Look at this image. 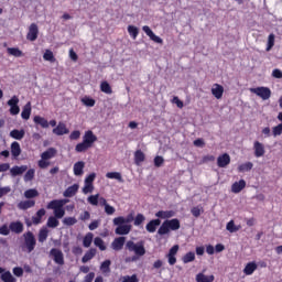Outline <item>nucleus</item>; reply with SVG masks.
Instances as JSON below:
<instances>
[{"mask_svg": "<svg viewBox=\"0 0 282 282\" xmlns=\"http://www.w3.org/2000/svg\"><path fill=\"white\" fill-rule=\"evenodd\" d=\"M82 102L85 107H94V105H96V100L87 96L82 98Z\"/></svg>", "mask_w": 282, "mask_h": 282, "instance_id": "obj_53", "label": "nucleus"}, {"mask_svg": "<svg viewBox=\"0 0 282 282\" xmlns=\"http://www.w3.org/2000/svg\"><path fill=\"white\" fill-rule=\"evenodd\" d=\"M10 138L13 140H23V138H25V130L14 129L10 132Z\"/></svg>", "mask_w": 282, "mask_h": 282, "instance_id": "obj_31", "label": "nucleus"}, {"mask_svg": "<svg viewBox=\"0 0 282 282\" xmlns=\"http://www.w3.org/2000/svg\"><path fill=\"white\" fill-rule=\"evenodd\" d=\"M180 219L165 220L158 230V235H169L171 230H180Z\"/></svg>", "mask_w": 282, "mask_h": 282, "instance_id": "obj_4", "label": "nucleus"}, {"mask_svg": "<svg viewBox=\"0 0 282 282\" xmlns=\"http://www.w3.org/2000/svg\"><path fill=\"white\" fill-rule=\"evenodd\" d=\"M246 188V181L245 180H240L239 182H235L231 185V192L232 193H241L243 189Z\"/></svg>", "mask_w": 282, "mask_h": 282, "instance_id": "obj_20", "label": "nucleus"}, {"mask_svg": "<svg viewBox=\"0 0 282 282\" xmlns=\"http://www.w3.org/2000/svg\"><path fill=\"white\" fill-rule=\"evenodd\" d=\"M131 221H133V215H129L127 218L122 216L113 218L115 226H120V224H131Z\"/></svg>", "mask_w": 282, "mask_h": 282, "instance_id": "obj_26", "label": "nucleus"}, {"mask_svg": "<svg viewBox=\"0 0 282 282\" xmlns=\"http://www.w3.org/2000/svg\"><path fill=\"white\" fill-rule=\"evenodd\" d=\"M34 204H36L34 200H22L18 204V208L20 210H28V208H33Z\"/></svg>", "mask_w": 282, "mask_h": 282, "instance_id": "obj_34", "label": "nucleus"}, {"mask_svg": "<svg viewBox=\"0 0 282 282\" xmlns=\"http://www.w3.org/2000/svg\"><path fill=\"white\" fill-rule=\"evenodd\" d=\"M30 116H32V104L29 101L22 109L21 118L23 120H30Z\"/></svg>", "mask_w": 282, "mask_h": 282, "instance_id": "obj_22", "label": "nucleus"}, {"mask_svg": "<svg viewBox=\"0 0 282 282\" xmlns=\"http://www.w3.org/2000/svg\"><path fill=\"white\" fill-rule=\"evenodd\" d=\"M37 164H39L40 169H47V166H50V162L43 158H41V160L39 161Z\"/></svg>", "mask_w": 282, "mask_h": 282, "instance_id": "obj_62", "label": "nucleus"}, {"mask_svg": "<svg viewBox=\"0 0 282 282\" xmlns=\"http://www.w3.org/2000/svg\"><path fill=\"white\" fill-rule=\"evenodd\" d=\"M73 173L76 177H83L85 174V162L78 161L73 165Z\"/></svg>", "mask_w": 282, "mask_h": 282, "instance_id": "obj_11", "label": "nucleus"}, {"mask_svg": "<svg viewBox=\"0 0 282 282\" xmlns=\"http://www.w3.org/2000/svg\"><path fill=\"white\" fill-rule=\"evenodd\" d=\"M100 90L104 93V94H112V90H111V86L109 85L108 82H102L100 84Z\"/></svg>", "mask_w": 282, "mask_h": 282, "instance_id": "obj_52", "label": "nucleus"}, {"mask_svg": "<svg viewBox=\"0 0 282 282\" xmlns=\"http://www.w3.org/2000/svg\"><path fill=\"white\" fill-rule=\"evenodd\" d=\"M78 188H80V185L78 184H74L72 186H69L68 188L65 189L64 192V197H74V195H76V193H78Z\"/></svg>", "mask_w": 282, "mask_h": 282, "instance_id": "obj_23", "label": "nucleus"}, {"mask_svg": "<svg viewBox=\"0 0 282 282\" xmlns=\"http://www.w3.org/2000/svg\"><path fill=\"white\" fill-rule=\"evenodd\" d=\"M58 224H59L58 218H56L55 216L48 217L46 223L48 228H58Z\"/></svg>", "mask_w": 282, "mask_h": 282, "instance_id": "obj_46", "label": "nucleus"}, {"mask_svg": "<svg viewBox=\"0 0 282 282\" xmlns=\"http://www.w3.org/2000/svg\"><path fill=\"white\" fill-rule=\"evenodd\" d=\"M26 39L28 41H36L39 39V26L35 23L30 25Z\"/></svg>", "mask_w": 282, "mask_h": 282, "instance_id": "obj_14", "label": "nucleus"}, {"mask_svg": "<svg viewBox=\"0 0 282 282\" xmlns=\"http://www.w3.org/2000/svg\"><path fill=\"white\" fill-rule=\"evenodd\" d=\"M7 105L10 107V113L11 116H19L21 108H19V97L13 96Z\"/></svg>", "mask_w": 282, "mask_h": 282, "instance_id": "obj_7", "label": "nucleus"}, {"mask_svg": "<svg viewBox=\"0 0 282 282\" xmlns=\"http://www.w3.org/2000/svg\"><path fill=\"white\" fill-rule=\"evenodd\" d=\"M11 155L14 158H19V155H21V144L17 141L11 143Z\"/></svg>", "mask_w": 282, "mask_h": 282, "instance_id": "obj_33", "label": "nucleus"}, {"mask_svg": "<svg viewBox=\"0 0 282 282\" xmlns=\"http://www.w3.org/2000/svg\"><path fill=\"white\" fill-rule=\"evenodd\" d=\"M93 241H94V234H91V232L86 234V236L84 237V240H83L84 248H89V246H91Z\"/></svg>", "mask_w": 282, "mask_h": 282, "instance_id": "obj_43", "label": "nucleus"}, {"mask_svg": "<svg viewBox=\"0 0 282 282\" xmlns=\"http://www.w3.org/2000/svg\"><path fill=\"white\" fill-rule=\"evenodd\" d=\"M24 237V250L26 252H32L34 248H36V238H34V234L29 231L23 235Z\"/></svg>", "mask_w": 282, "mask_h": 282, "instance_id": "obj_5", "label": "nucleus"}, {"mask_svg": "<svg viewBox=\"0 0 282 282\" xmlns=\"http://www.w3.org/2000/svg\"><path fill=\"white\" fill-rule=\"evenodd\" d=\"M34 169L29 170L24 175V182H32L34 180Z\"/></svg>", "mask_w": 282, "mask_h": 282, "instance_id": "obj_57", "label": "nucleus"}, {"mask_svg": "<svg viewBox=\"0 0 282 282\" xmlns=\"http://www.w3.org/2000/svg\"><path fill=\"white\" fill-rule=\"evenodd\" d=\"M33 121L35 124H40V127H42V129H47L50 127V121H47V119H45L41 116H35L33 118Z\"/></svg>", "mask_w": 282, "mask_h": 282, "instance_id": "obj_30", "label": "nucleus"}, {"mask_svg": "<svg viewBox=\"0 0 282 282\" xmlns=\"http://www.w3.org/2000/svg\"><path fill=\"white\" fill-rule=\"evenodd\" d=\"M145 217L142 214H138L134 218V226H140L144 221Z\"/></svg>", "mask_w": 282, "mask_h": 282, "instance_id": "obj_59", "label": "nucleus"}, {"mask_svg": "<svg viewBox=\"0 0 282 282\" xmlns=\"http://www.w3.org/2000/svg\"><path fill=\"white\" fill-rule=\"evenodd\" d=\"M1 280L3 282H17V278L12 275L10 271H6L1 274Z\"/></svg>", "mask_w": 282, "mask_h": 282, "instance_id": "obj_42", "label": "nucleus"}, {"mask_svg": "<svg viewBox=\"0 0 282 282\" xmlns=\"http://www.w3.org/2000/svg\"><path fill=\"white\" fill-rule=\"evenodd\" d=\"M226 230H228V232H239V230H241V225H236L235 220H230L226 225Z\"/></svg>", "mask_w": 282, "mask_h": 282, "instance_id": "obj_32", "label": "nucleus"}, {"mask_svg": "<svg viewBox=\"0 0 282 282\" xmlns=\"http://www.w3.org/2000/svg\"><path fill=\"white\" fill-rule=\"evenodd\" d=\"M11 232H15V235H21L23 232V224L21 221H13L9 225Z\"/></svg>", "mask_w": 282, "mask_h": 282, "instance_id": "obj_21", "label": "nucleus"}, {"mask_svg": "<svg viewBox=\"0 0 282 282\" xmlns=\"http://www.w3.org/2000/svg\"><path fill=\"white\" fill-rule=\"evenodd\" d=\"M212 96H214L216 100H221V98H224V86L214 84L212 86Z\"/></svg>", "mask_w": 282, "mask_h": 282, "instance_id": "obj_13", "label": "nucleus"}, {"mask_svg": "<svg viewBox=\"0 0 282 282\" xmlns=\"http://www.w3.org/2000/svg\"><path fill=\"white\" fill-rule=\"evenodd\" d=\"M275 35L274 33H271L268 36V42H267V52H270V50H272L274 47V41H275Z\"/></svg>", "mask_w": 282, "mask_h": 282, "instance_id": "obj_50", "label": "nucleus"}, {"mask_svg": "<svg viewBox=\"0 0 282 282\" xmlns=\"http://www.w3.org/2000/svg\"><path fill=\"white\" fill-rule=\"evenodd\" d=\"M124 241H127V238L124 237L116 238L111 243L112 250H116L117 252L122 250V248H124Z\"/></svg>", "mask_w": 282, "mask_h": 282, "instance_id": "obj_17", "label": "nucleus"}, {"mask_svg": "<svg viewBox=\"0 0 282 282\" xmlns=\"http://www.w3.org/2000/svg\"><path fill=\"white\" fill-rule=\"evenodd\" d=\"M102 274H109L111 272V260H105L100 265Z\"/></svg>", "mask_w": 282, "mask_h": 282, "instance_id": "obj_40", "label": "nucleus"}, {"mask_svg": "<svg viewBox=\"0 0 282 282\" xmlns=\"http://www.w3.org/2000/svg\"><path fill=\"white\" fill-rule=\"evenodd\" d=\"M65 204H67L66 199H55L50 202L46 208L48 210H53L54 217H56V219H63L65 217Z\"/></svg>", "mask_w": 282, "mask_h": 282, "instance_id": "obj_3", "label": "nucleus"}, {"mask_svg": "<svg viewBox=\"0 0 282 282\" xmlns=\"http://www.w3.org/2000/svg\"><path fill=\"white\" fill-rule=\"evenodd\" d=\"M51 257L57 265H64L65 264V257L63 256V251L61 249H52L51 250Z\"/></svg>", "mask_w": 282, "mask_h": 282, "instance_id": "obj_8", "label": "nucleus"}, {"mask_svg": "<svg viewBox=\"0 0 282 282\" xmlns=\"http://www.w3.org/2000/svg\"><path fill=\"white\" fill-rule=\"evenodd\" d=\"M249 91L251 94H256V96H259L262 100H270V96H272V90L268 87H257V88H250Z\"/></svg>", "mask_w": 282, "mask_h": 282, "instance_id": "obj_6", "label": "nucleus"}, {"mask_svg": "<svg viewBox=\"0 0 282 282\" xmlns=\"http://www.w3.org/2000/svg\"><path fill=\"white\" fill-rule=\"evenodd\" d=\"M180 251V246L178 245H174L169 253H167V260L170 265H175V263H177V258H175V256L177 254V252Z\"/></svg>", "mask_w": 282, "mask_h": 282, "instance_id": "obj_10", "label": "nucleus"}, {"mask_svg": "<svg viewBox=\"0 0 282 282\" xmlns=\"http://www.w3.org/2000/svg\"><path fill=\"white\" fill-rule=\"evenodd\" d=\"M230 164V154L224 153L217 158V166L219 169H226Z\"/></svg>", "mask_w": 282, "mask_h": 282, "instance_id": "obj_12", "label": "nucleus"}, {"mask_svg": "<svg viewBox=\"0 0 282 282\" xmlns=\"http://www.w3.org/2000/svg\"><path fill=\"white\" fill-rule=\"evenodd\" d=\"M161 224L162 221L160 219H153L145 226V230H148V232H155V230H158V226Z\"/></svg>", "mask_w": 282, "mask_h": 282, "instance_id": "obj_28", "label": "nucleus"}, {"mask_svg": "<svg viewBox=\"0 0 282 282\" xmlns=\"http://www.w3.org/2000/svg\"><path fill=\"white\" fill-rule=\"evenodd\" d=\"M77 219L75 217H66L63 219L64 226H74L77 224Z\"/></svg>", "mask_w": 282, "mask_h": 282, "instance_id": "obj_56", "label": "nucleus"}, {"mask_svg": "<svg viewBox=\"0 0 282 282\" xmlns=\"http://www.w3.org/2000/svg\"><path fill=\"white\" fill-rule=\"evenodd\" d=\"M282 134V123H279L278 126L272 128V135L273 138H279V135Z\"/></svg>", "mask_w": 282, "mask_h": 282, "instance_id": "obj_55", "label": "nucleus"}, {"mask_svg": "<svg viewBox=\"0 0 282 282\" xmlns=\"http://www.w3.org/2000/svg\"><path fill=\"white\" fill-rule=\"evenodd\" d=\"M256 270H257V262H249L246 264L243 269V273L247 276H251V274H254Z\"/></svg>", "mask_w": 282, "mask_h": 282, "instance_id": "obj_29", "label": "nucleus"}, {"mask_svg": "<svg viewBox=\"0 0 282 282\" xmlns=\"http://www.w3.org/2000/svg\"><path fill=\"white\" fill-rule=\"evenodd\" d=\"M183 263H193L195 261V252L189 251L182 258Z\"/></svg>", "mask_w": 282, "mask_h": 282, "instance_id": "obj_45", "label": "nucleus"}, {"mask_svg": "<svg viewBox=\"0 0 282 282\" xmlns=\"http://www.w3.org/2000/svg\"><path fill=\"white\" fill-rule=\"evenodd\" d=\"M105 213L106 215H113L116 213V207L108 204L105 206Z\"/></svg>", "mask_w": 282, "mask_h": 282, "instance_id": "obj_61", "label": "nucleus"}, {"mask_svg": "<svg viewBox=\"0 0 282 282\" xmlns=\"http://www.w3.org/2000/svg\"><path fill=\"white\" fill-rule=\"evenodd\" d=\"M84 195H88V193H94V183H85L82 189Z\"/></svg>", "mask_w": 282, "mask_h": 282, "instance_id": "obj_54", "label": "nucleus"}, {"mask_svg": "<svg viewBox=\"0 0 282 282\" xmlns=\"http://www.w3.org/2000/svg\"><path fill=\"white\" fill-rule=\"evenodd\" d=\"M144 160H145L144 152H142L141 150L135 151L134 163L137 164V166H140V164H142V162H144Z\"/></svg>", "mask_w": 282, "mask_h": 282, "instance_id": "obj_36", "label": "nucleus"}, {"mask_svg": "<svg viewBox=\"0 0 282 282\" xmlns=\"http://www.w3.org/2000/svg\"><path fill=\"white\" fill-rule=\"evenodd\" d=\"M143 32L147 34V36H149V39L151 41H153L154 43H159L160 45H162V43H164V41L162 40V37L155 35V33L153 32V30H151V28L149 25H144L142 28Z\"/></svg>", "mask_w": 282, "mask_h": 282, "instance_id": "obj_9", "label": "nucleus"}, {"mask_svg": "<svg viewBox=\"0 0 282 282\" xmlns=\"http://www.w3.org/2000/svg\"><path fill=\"white\" fill-rule=\"evenodd\" d=\"M56 153L57 151L55 148H48L41 154V158L42 160H52V158H56Z\"/></svg>", "mask_w": 282, "mask_h": 282, "instance_id": "obj_24", "label": "nucleus"}, {"mask_svg": "<svg viewBox=\"0 0 282 282\" xmlns=\"http://www.w3.org/2000/svg\"><path fill=\"white\" fill-rule=\"evenodd\" d=\"M53 133L55 135H67V133H69V129H67V124L64 122H58V124L53 129Z\"/></svg>", "mask_w": 282, "mask_h": 282, "instance_id": "obj_16", "label": "nucleus"}, {"mask_svg": "<svg viewBox=\"0 0 282 282\" xmlns=\"http://www.w3.org/2000/svg\"><path fill=\"white\" fill-rule=\"evenodd\" d=\"M7 52L10 54V56H15V58H21V56H23V51L17 47H9L7 48Z\"/></svg>", "mask_w": 282, "mask_h": 282, "instance_id": "obj_41", "label": "nucleus"}, {"mask_svg": "<svg viewBox=\"0 0 282 282\" xmlns=\"http://www.w3.org/2000/svg\"><path fill=\"white\" fill-rule=\"evenodd\" d=\"M128 34L131 36V39H133V41H135V39H138V34H140V29H138L135 25H129Z\"/></svg>", "mask_w": 282, "mask_h": 282, "instance_id": "obj_39", "label": "nucleus"}, {"mask_svg": "<svg viewBox=\"0 0 282 282\" xmlns=\"http://www.w3.org/2000/svg\"><path fill=\"white\" fill-rule=\"evenodd\" d=\"M97 141H98V137H96V134H94V131L87 130L84 133L83 142L78 143L75 147V151L77 153H85V151H87L88 149H91V147H94V143Z\"/></svg>", "mask_w": 282, "mask_h": 282, "instance_id": "obj_1", "label": "nucleus"}, {"mask_svg": "<svg viewBox=\"0 0 282 282\" xmlns=\"http://www.w3.org/2000/svg\"><path fill=\"white\" fill-rule=\"evenodd\" d=\"M155 217L159 219H171V217H175V212L173 210H160L155 214Z\"/></svg>", "mask_w": 282, "mask_h": 282, "instance_id": "obj_25", "label": "nucleus"}, {"mask_svg": "<svg viewBox=\"0 0 282 282\" xmlns=\"http://www.w3.org/2000/svg\"><path fill=\"white\" fill-rule=\"evenodd\" d=\"M162 164H164V158H162V156L154 158V166L160 169V166H162Z\"/></svg>", "mask_w": 282, "mask_h": 282, "instance_id": "obj_63", "label": "nucleus"}, {"mask_svg": "<svg viewBox=\"0 0 282 282\" xmlns=\"http://www.w3.org/2000/svg\"><path fill=\"white\" fill-rule=\"evenodd\" d=\"M47 235H50V230L47 227H43L39 232V241L43 243L47 239Z\"/></svg>", "mask_w": 282, "mask_h": 282, "instance_id": "obj_44", "label": "nucleus"}, {"mask_svg": "<svg viewBox=\"0 0 282 282\" xmlns=\"http://www.w3.org/2000/svg\"><path fill=\"white\" fill-rule=\"evenodd\" d=\"M252 166H254L252 164V162H246V163H242L238 166V172L239 173H248L249 171H252Z\"/></svg>", "mask_w": 282, "mask_h": 282, "instance_id": "obj_37", "label": "nucleus"}, {"mask_svg": "<svg viewBox=\"0 0 282 282\" xmlns=\"http://www.w3.org/2000/svg\"><path fill=\"white\" fill-rule=\"evenodd\" d=\"M24 197L26 199H32L34 197H39V191L32 188L24 192Z\"/></svg>", "mask_w": 282, "mask_h": 282, "instance_id": "obj_49", "label": "nucleus"}, {"mask_svg": "<svg viewBox=\"0 0 282 282\" xmlns=\"http://www.w3.org/2000/svg\"><path fill=\"white\" fill-rule=\"evenodd\" d=\"M138 275H126L121 278V282H138Z\"/></svg>", "mask_w": 282, "mask_h": 282, "instance_id": "obj_58", "label": "nucleus"}, {"mask_svg": "<svg viewBox=\"0 0 282 282\" xmlns=\"http://www.w3.org/2000/svg\"><path fill=\"white\" fill-rule=\"evenodd\" d=\"M10 227L8 225H3L0 227V235H3L4 237H8L10 235Z\"/></svg>", "mask_w": 282, "mask_h": 282, "instance_id": "obj_60", "label": "nucleus"}, {"mask_svg": "<svg viewBox=\"0 0 282 282\" xmlns=\"http://www.w3.org/2000/svg\"><path fill=\"white\" fill-rule=\"evenodd\" d=\"M195 281L196 282H214L215 275L213 274L206 275L204 272H199L196 274Z\"/></svg>", "mask_w": 282, "mask_h": 282, "instance_id": "obj_19", "label": "nucleus"}, {"mask_svg": "<svg viewBox=\"0 0 282 282\" xmlns=\"http://www.w3.org/2000/svg\"><path fill=\"white\" fill-rule=\"evenodd\" d=\"M99 197H100V194L90 195V196L87 198V202H88V204H90L91 206H98Z\"/></svg>", "mask_w": 282, "mask_h": 282, "instance_id": "obj_51", "label": "nucleus"}, {"mask_svg": "<svg viewBox=\"0 0 282 282\" xmlns=\"http://www.w3.org/2000/svg\"><path fill=\"white\" fill-rule=\"evenodd\" d=\"M28 171V165H21V166H13L10 170V173L13 177H17V175H23Z\"/></svg>", "mask_w": 282, "mask_h": 282, "instance_id": "obj_27", "label": "nucleus"}, {"mask_svg": "<svg viewBox=\"0 0 282 282\" xmlns=\"http://www.w3.org/2000/svg\"><path fill=\"white\" fill-rule=\"evenodd\" d=\"M253 151L257 158H263V155H265V145L259 141H254Z\"/></svg>", "mask_w": 282, "mask_h": 282, "instance_id": "obj_15", "label": "nucleus"}, {"mask_svg": "<svg viewBox=\"0 0 282 282\" xmlns=\"http://www.w3.org/2000/svg\"><path fill=\"white\" fill-rule=\"evenodd\" d=\"M43 58L47 63H56V57L54 56V52H52V50H45L43 54Z\"/></svg>", "mask_w": 282, "mask_h": 282, "instance_id": "obj_35", "label": "nucleus"}, {"mask_svg": "<svg viewBox=\"0 0 282 282\" xmlns=\"http://www.w3.org/2000/svg\"><path fill=\"white\" fill-rule=\"evenodd\" d=\"M106 177H108V180H117L118 182H122V174L119 172H108Z\"/></svg>", "mask_w": 282, "mask_h": 282, "instance_id": "obj_47", "label": "nucleus"}, {"mask_svg": "<svg viewBox=\"0 0 282 282\" xmlns=\"http://www.w3.org/2000/svg\"><path fill=\"white\" fill-rule=\"evenodd\" d=\"M126 248L127 250H129V252H134V257H132V259L127 258L126 261H138V257H144V254H147V249L144 248V242L140 241V242H133L131 240H129L126 243Z\"/></svg>", "mask_w": 282, "mask_h": 282, "instance_id": "obj_2", "label": "nucleus"}, {"mask_svg": "<svg viewBox=\"0 0 282 282\" xmlns=\"http://www.w3.org/2000/svg\"><path fill=\"white\" fill-rule=\"evenodd\" d=\"M80 138V131L75 130L69 134L70 140H78Z\"/></svg>", "mask_w": 282, "mask_h": 282, "instance_id": "obj_64", "label": "nucleus"}, {"mask_svg": "<svg viewBox=\"0 0 282 282\" xmlns=\"http://www.w3.org/2000/svg\"><path fill=\"white\" fill-rule=\"evenodd\" d=\"M118 227L116 228V235H129L131 232V225L129 224H120L117 225Z\"/></svg>", "mask_w": 282, "mask_h": 282, "instance_id": "obj_18", "label": "nucleus"}, {"mask_svg": "<svg viewBox=\"0 0 282 282\" xmlns=\"http://www.w3.org/2000/svg\"><path fill=\"white\" fill-rule=\"evenodd\" d=\"M94 245H95L97 248H99V250H101V251L107 250V246H105V241L101 240L100 237H96V238L94 239Z\"/></svg>", "mask_w": 282, "mask_h": 282, "instance_id": "obj_48", "label": "nucleus"}, {"mask_svg": "<svg viewBox=\"0 0 282 282\" xmlns=\"http://www.w3.org/2000/svg\"><path fill=\"white\" fill-rule=\"evenodd\" d=\"M96 257V249H90L87 251L84 257L82 258V262L88 263V261H91Z\"/></svg>", "mask_w": 282, "mask_h": 282, "instance_id": "obj_38", "label": "nucleus"}]
</instances>
